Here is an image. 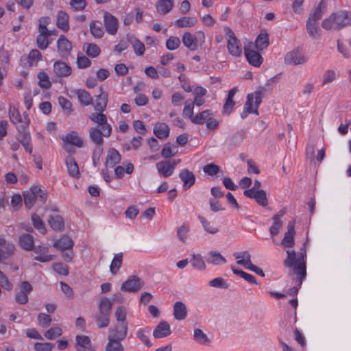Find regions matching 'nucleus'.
I'll return each instance as SVG.
<instances>
[{"label":"nucleus","instance_id":"nucleus-46","mask_svg":"<svg viewBox=\"0 0 351 351\" xmlns=\"http://www.w3.org/2000/svg\"><path fill=\"white\" fill-rule=\"evenodd\" d=\"M123 254L119 253L114 255L111 264L110 265V270L112 274H116L119 271L122 264Z\"/></svg>","mask_w":351,"mask_h":351},{"label":"nucleus","instance_id":"nucleus-45","mask_svg":"<svg viewBox=\"0 0 351 351\" xmlns=\"http://www.w3.org/2000/svg\"><path fill=\"white\" fill-rule=\"evenodd\" d=\"M9 117L10 121L16 126L23 125L24 117L22 118L19 110L13 107L9 109Z\"/></svg>","mask_w":351,"mask_h":351},{"label":"nucleus","instance_id":"nucleus-8","mask_svg":"<svg viewBox=\"0 0 351 351\" xmlns=\"http://www.w3.org/2000/svg\"><path fill=\"white\" fill-rule=\"evenodd\" d=\"M128 331V322H117L113 328L109 329L108 337L122 341L127 337Z\"/></svg>","mask_w":351,"mask_h":351},{"label":"nucleus","instance_id":"nucleus-6","mask_svg":"<svg viewBox=\"0 0 351 351\" xmlns=\"http://www.w3.org/2000/svg\"><path fill=\"white\" fill-rule=\"evenodd\" d=\"M204 33L199 31L196 35H193L190 32H185L182 36V43L184 45L191 51H195L198 48L199 44L201 45L204 43Z\"/></svg>","mask_w":351,"mask_h":351},{"label":"nucleus","instance_id":"nucleus-9","mask_svg":"<svg viewBox=\"0 0 351 351\" xmlns=\"http://www.w3.org/2000/svg\"><path fill=\"white\" fill-rule=\"evenodd\" d=\"M245 56L248 62L256 67H258L263 62L261 55L254 49V44L249 43L244 47Z\"/></svg>","mask_w":351,"mask_h":351},{"label":"nucleus","instance_id":"nucleus-33","mask_svg":"<svg viewBox=\"0 0 351 351\" xmlns=\"http://www.w3.org/2000/svg\"><path fill=\"white\" fill-rule=\"evenodd\" d=\"M91 348V342L88 336H79L76 337V349L78 351L89 350Z\"/></svg>","mask_w":351,"mask_h":351},{"label":"nucleus","instance_id":"nucleus-30","mask_svg":"<svg viewBox=\"0 0 351 351\" xmlns=\"http://www.w3.org/2000/svg\"><path fill=\"white\" fill-rule=\"evenodd\" d=\"M306 26L308 35L313 39L317 40L321 37V29L316 21L308 20Z\"/></svg>","mask_w":351,"mask_h":351},{"label":"nucleus","instance_id":"nucleus-47","mask_svg":"<svg viewBox=\"0 0 351 351\" xmlns=\"http://www.w3.org/2000/svg\"><path fill=\"white\" fill-rule=\"evenodd\" d=\"M149 332L150 328L148 327L143 329H139L136 332V337L148 348L152 346V343L147 335Z\"/></svg>","mask_w":351,"mask_h":351},{"label":"nucleus","instance_id":"nucleus-55","mask_svg":"<svg viewBox=\"0 0 351 351\" xmlns=\"http://www.w3.org/2000/svg\"><path fill=\"white\" fill-rule=\"evenodd\" d=\"M256 202L261 206L265 207L267 205V197L264 190H257L254 197Z\"/></svg>","mask_w":351,"mask_h":351},{"label":"nucleus","instance_id":"nucleus-48","mask_svg":"<svg viewBox=\"0 0 351 351\" xmlns=\"http://www.w3.org/2000/svg\"><path fill=\"white\" fill-rule=\"evenodd\" d=\"M32 221L34 228H36L41 234H45L47 232L45 223L38 215L33 214L32 215Z\"/></svg>","mask_w":351,"mask_h":351},{"label":"nucleus","instance_id":"nucleus-57","mask_svg":"<svg viewBox=\"0 0 351 351\" xmlns=\"http://www.w3.org/2000/svg\"><path fill=\"white\" fill-rule=\"evenodd\" d=\"M204 171L209 176H215L221 171L219 166L211 163L205 165L203 168Z\"/></svg>","mask_w":351,"mask_h":351},{"label":"nucleus","instance_id":"nucleus-58","mask_svg":"<svg viewBox=\"0 0 351 351\" xmlns=\"http://www.w3.org/2000/svg\"><path fill=\"white\" fill-rule=\"evenodd\" d=\"M62 334V330L59 327H54L49 329L45 333V337L49 339H53L56 337L61 336Z\"/></svg>","mask_w":351,"mask_h":351},{"label":"nucleus","instance_id":"nucleus-25","mask_svg":"<svg viewBox=\"0 0 351 351\" xmlns=\"http://www.w3.org/2000/svg\"><path fill=\"white\" fill-rule=\"evenodd\" d=\"M158 173L165 178L171 176L174 171L173 166H170L169 160H163L156 163Z\"/></svg>","mask_w":351,"mask_h":351},{"label":"nucleus","instance_id":"nucleus-11","mask_svg":"<svg viewBox=\"0 0 351 351\" xmlns=\"http://www.w3.org/2000/svg\"><path fill=\"white\" fill-rule=\"evenodd\" d=\"M143 281L136 276H130L125 282H124L121 290L127 292H136L143 286Z\"/></svg>","mask_w":351,"mask_h":351},{"label":"nucleus","instance_id":"nucleus-1","mask_svg":"<svg viewBox=\"0 0 351 351\" xmlns=\"http://www.w3.org/2000/svg\"><path fill=\"white\" fill-rule=\"evenodd\" d=\"M287 257L284 261V264L287 267H291L292 271L297 275L298 285L293 287L287 290V294L293 295L297 294L303 280L306 276V250L304 248L301 249L300 252H295L294 250L287 251Z\"/></svg>","mask_w":351,"mask_h":351},{"label":"nucleus","instance_id":"nucleus-53","mask_svg":"<svg viewBox=\"0 0 351 351\" xmlns=\"http://www.w3.org/2000/svg\"><path fill=\"white\" fill-rule=\"evenodd\" d=\"M198 219H199L202 226L204 227L205 231L210 234H216L219 232L217 228L214 227L210 224V222L208 221L205 217L202 216H198Z\"/></svg>","mask_w":351,"mask_h":351},{"label":"nucleus","instance_id":"nucleus-7","mask_svg":"<svg viewBox=\"0 0 351 351\" xmlns=\"http://www.w3.org/2000/svg\"><path fill=\"white\" fill-rule=\"evenodd\" d=\"M224 32L228 37V50L233 56L238 57L242 53L241 45L240 41L235 36L233 31L228 27L224 28Z\"/></svg>","mask_w":351,"mask_h":351},{"label":"nucleus","instance_id":"nucleus-35","mask_svg":"<svg viewBox=\"0 0 351 351\" xmlns=\"http://www.w3.org/2000/svg\"><path fill=\"white\" fill-rule=\"evenodd\" d=\"M213 116V114L211 112L210 110H204L199 113L196 114L191 122L194 124L197 125H202L205 122L209 120L211 117Z\"/></svg>","mask_w":351,"mask_h":351},{"label":"nucleus","instance_id":"nucleus-51","mask_svg":"<svg viewBox=\"0 0 351 351\" xmlns=\"http://www.w3.org/2000/svg\"><path fill=\"white\" fill-rule=\"evenodd\" d=\"M191 263L195 268L199 270H204L206 269V265L202 259L201 255L199 254H193L192 258L191 260Z\"/></svg>","mask_w":351,"mask_h":351},{"label":"nucleus","instance_id":"nucleus-64","mask_svg":"<svg viewBox=\"0 0 351 351\" xmlns=\"http://www.w3.org/2000/svg\"><path fill=\"white\" fill-rule=\"evenodd\" d=\"M336 78V73L333 70L326 71L323 76L322 85H326L332 83Z\"/></svg>","mask_w":351,"mask_h":351},{"label":"nucleus","instance_id":"nucleus-40","mask_svg":"<svg viewBox=\"0 0 351 351\" xmlns=\"http://www.w3.org/2000/svg\"><path fill=\"white\" fill-rule=\"evenodd\" d=\"M173 6L172 0H158L157 2V10L162 14H166L171 11Z\"/></svg>","mask_w":351,"mask_h":351},{"label":"nucleus","instance_id":"nucleus-50","mask_svg":"<svg viewBox=\"0 0 351 351\" xmlns=\"http://www.w3.org/2000/svg\"><path fill=\"white\" fill-rule=\"evenodd\" d=\"M272 219L274 222L270 227L269 232L272 236H275L279 233L280 229L282 227V221L280 219L279 215H274Z\"/></svg>","mask_w":351,"mask_h":351},{"label":"nucleus","instance_id":"nucleus-56","mask_svg":"<svg viewBox=\"0 0 351 351\" xmlns=\"http://www.w3.org/2000/svg\"><path fill=\"white\" fill-rule=\"evenodd\" d=\"M97 22H92L90 24V29L92 35L96 38H100L104 35V31L102 29L101 25L97 24Z\"/></svg>","mask_w":351,"mask_h":351},{"label":"nucleus","instance_id":"nucleus-36","mask_svg":"<svg viewBox=\"0 0 351 351\" xmlns=\"http://www.w3.org/2000/svg\"><path fill=\"white\" fill-rule=\"evenodd\" d=\"M69 15L64 11H60L57 15V26L62 30L66 32L69 29Z\"/></svg>","mask_w":351,"mask_h":351},{"label":"nucleus","instance_id":"nucleus-27","mask_svg":"<svg viewBox=\"0 0 351 351\" xmlns=\"http://www.w3.org/2000/svg\"><path fill=\"white\" fill-rule=\"evenodd\" d=\"M74 245L73 240L68 236H63L53 243V247L64 251L71 250Z\"/></svg>","mask_w":351,"mask_h":351},{"label":"nucleus","instance_id":"nucleus-60","mask_svg":"<svg viewBox=\"0 0 351 351\" xmlns=\"http://www.w3.org/2000/svg\"><path fill=\"white\" fill-rule=\"evenodd\" d=\"M180 45V40L178 37L170 36L166 42V47L169 50H175Z\"/></svg>","mask_w":351,"mask_h":351},{"label":"nucleus","instance_id":"nucleus-31","mask_svg":"<svg viewBox=\"0 0 351 351\" xmlns=\"http://www.w3.org/2000/svg\"><path fill=\"white\" fill-rule=\"evenodd\" d=\"M173 315L176 319H184L187 315L185 304L182 302H176L173 306Z\"/></svg>","mask_w":351,"mask_h":351},{"label":"nucleus","instance_id":"nucleus-29","mask_svg":"<svg viewBox=\"0 0 351 351\" xmlns=\"http://www.w3.org/2000/svg\"><path fill=\"white\" fill-rule=\"evenodd\" d=\"M154 134L160 139H165L169 135V128L165 123H158L154 128Z\"/></svg>","mask_w":351,"mask_h":351},{"label":"nucleus","instance_id":"nucleus-63","mask_svg":"<svg viewBox=\"0 0 351 351\" xmlns=\"http://www.w3.org/2000/svg\"><path fill=\"white\" fill-rule=\"evenodd\" d=\"M33 193H34L36 198L38 199L43 202H45L47 200V193L42 190L38 186H32Z\"/></svg>","mask_w":351,"mask_h":351},{"label":"nucleus","instance_id":"nucleus-41","mask_svg":"<svg viewBox=\"0 0 351 351\" xmlns=\"http://www.w3.org/2000/svg\"><path fill=\"white\" fill-rule=\"evenodd\" d=\"M124 347L121 341L108 337L105 351H123Z\"/></svg>","mask_w":351,"mask_h":351},{"label":"nucleus","instance_id":"nucleus-5","mask_svg":"<svg viewBox=\"0 0 351 351\" xmlns=\"http://www.w3.org/2000/svg\"><path fill=\"white\" fill-rule=\"evenodd\" d=\"M24 121L23 125H19L16 126V129L19 132L17 135V140L21 144V145L24 147L25 151L32 154L33 151V147L32 144V138L29 131L27 130V128L29 124V119L27 117V115L24 114Z\"/></svg>","mask_w":351,"mask_h":351},{"label":"nucleus","instance_id":"nucleus-43","mask_svg":"<svg viewBox=\"0 0 351 351\" xmlns=\"http://www.w3.org/2000/svg\"><path fill=\"white\" fill-rule=\"evenodd\" d=\"M51 35V32H39V34L36 38V43L38 48L45 49L49 45L48 36Z\"/></svg>","mask_w":351,"mask_h":351},{"label":"nucleus","instance_id":"nucleus-2","mask_svg":"<svg viewBox=\"0 0 351 351\" xmlns=\"http://www.w3.org/2000/svg\"><path fill=\"white\" fill-rule=\"evenodd\" d=\"M349 25H351V12L346 10L333 12L322 23V27L326 30H339Z\"/></svg>","mask_w":351,"mask_h":351},{"label":"nucleus","instance_id":"nucleus-37","mask_svg":"<svg viewBox=\"0 0 351 351\" xmlns=\"http://www.w3.org/2000/svg\"><path fill=\"white\" fill-rule=\"evenodd\" d=\"M269 45L268 34L265 30L261 31L255 41V47L258 50H263Z\"/></svg>","mask_w":351,"mask_h":351},{"label":"nucleus","instance_id":"nucleus-12","mask_svg":"<svg viewBox=\"0 0 351 351\" xmlns=\"http://www.w3.org/2000/svg\"><path fill=\"white\" fill-rule=\"evenodd\" d=\"M307 61L308 58L298 49L287 53L285 56V62L288 64L298 65Z\"/></svg>","mask_w":351,"mask_h":351},{"label":"nucleus","instance_id":"nucleus-21","mask_svg":"<svg viewBox=\"0 0 351 351\" xmlns=\"http://www.w3.org/2000/svg\"><path fill=\"white\" fill-rule=\"evenodd\" d=\"M179 177L184 182L183 186L185 190L189 189L195 182V176L194 173L189 169L182 170L180 173Z\"/></svg>","mask_w":351,"mask_h":351},{"label":"nucleus","instance_id":"nucleus-14","mask_svg":"<svg viewBox=\"0 0 351 351\" xmlns=\"http://www.w3.org/2000/svg\"><path fill=\"white\" fill-rule=\"evenodd\" d=\"M32 250L35 254H38L37 256H34V259L39 262L47 263L55 259L56 258L54 255L47 254L49 249L45 246H34V249Z\"/></svg>","mask_w":351,"mask_h":351},{"label":"nucleus","instance_id":"nucleus-17","mask_svg":"<svg viewBox=\"0 0 351 351\" xmlns=\"http://www.w3.org/2000/svg\"><path fill=\"white\" fill-rule=\"evenodd\" d=\"M61 139L65 144L72 145L77 147H82L84 145L83 139L75 131H72L66 135L62 136Z\"/></svg>","mask_w":351,"mask_h":351},{"label":"nucleus","instance_id":"nucleus-28","mask_svg":"<svg viewBox=\"0 0 351 351\" xmlns=\"http://www.w3.org/2000/svg\"><path fill=\"white\" fill-rule=\"evenodd\" d=\"M233 255L237 259V263L245 267L246 269L250 267L251 265H253L251 262V255L247 251L241 253L235 252Z\"/></svg>","mask_w":351,"mask_h":351},{"label":"nucleus","instance_id":"nucleus-18","mask_svg":"<svg viewBox=\"0 0 351 351\" xmlns=\"http://www.w3.org/2000/svg\"><path fill=\"white\" fill-rule=\"evenodd\" d=\"M294 222H289L287 225V232H285L281 244L285 247H292L294 246Z\"/></svg>","mask_w":351,"mask_h":351},{"label":"nucleus","instance_id":"nucleus-26","mask_svg":"<svg viewBox=\"0 0 351 351\" xmlns=\"http://www.w3.org/2000/svg\"><path fill=\"white\" fill-rule=\"evenodd\" d=\"M65 162L69 176L76 178H80V173L78 165L73 157H66Z\"/></svg>","mask_w":351,"mask_h":351},{"label":"nucleus","instance_id":"nucleus-20","mask_svg":"<svg viewBox=\"0 0 351 351\" xmlns=\"http://www.w3.org/2000/svg\"><path fill=\"white\" fill-rule=\"evenodd\" d=\"M327 1L326 0H322L317 7H315L311 12L308 19L313 21H317L322 17L323 14L326 11Z\"/></svg>","mask_w":351,"mask_h":351},{"label":"nucleus","instance_id":"nucleus-24","mask_svg":"<svg viewBox=\"0 0 351 351\" xmlns=\"http://www.w3.org/2000/svg\"><path fill=\"white\" fill-rule=\"evenodd\" d=\"M58 52L61 56L69 54L71 50V44L64 36H60L57 42Z\"/></svg>","mask_w":351,"mask_h":351},{"label":"nucleus","instance_id":"nucleus-54","mask_svg":"<svg viewBox=\"0 0 351 351\" xmlns=\"http://www.w3.org/2000/svg\"><path fill=\"white\" fill-rule=\"evenodd\" d=\"M232 271L234 274L239 275L248 282H250L252 284H257V281L255 277L253 276L252 275L245 273L242 270L235 269L234 267H232Z\"/></svg>","mask_w":351,"mask_h":351},{"label":"nucleus","instance_id":"nucleus-49","mask_svg":"<svg viewBox=\"0 0 351 351\" xmlns=\"http://www.w3.org/2000/svg\"><path fill=\"white\" fill-rule=\"evenodd\" d=\"M23 197L25 206L27 208H30L34 205L35 199H36L34 193H33L32 186L30 188L29 191L23 193Z\"/></svg>","mask_w":351,"mask_h":351},{"label":"nucleus","instance_id":"nucleus-3","mask_svg":"<svg viewBox=\"0 0 351 351\" xmlns=\"http://www.w3.org/2000/svg\"><path fill=\"white\" fill-rule=\"evenodd\" d=\"M267 90L266 87L260 86L254 93L248 94L243 111L241 114L242 119H245L250 113L258 114V108L262 101V95Z\"/></svg>","mask_w":351,"mask_h":351},{"label":"nucleus","instance_id":"nucleus-52","mask_svg":"<svg viewBox=\"0 0 351 351\" xmlns=\"http://www.w3.org/2000/svg\"><path fill=\"white\" fill-rule=\"evenodd\" d=\"M38 84L43 88H49L51 86L48 75L44 72H39L38 74Z\"/></svg>","mask_w":351,"mask_h":351},{"label":"nucleus","instance_id":"nucleus-4","mask_svg":"<svg viewBox=\"0 0 351 351\" xmlns=\"http://www.w3.org/2000/svg\"><path fill=\"white\" fill-rule=\"evenodd\" d=\"M99 312L94 315V319L99 328L108 326L110 324V315L111 314L112 302L107 298H102L99 302Z\"/></svg>","mask_w":351,"mask_h":351},{"label":"nucleus","instance_id":"nucleus-61","mask_svg":"<svg viewBox=\"0 0 351 351\" xmlns=\"http://www.w3.org/2000/svg\"><path fill=\"white\" fill-rule=\"evenodd\" d=\"M114 316L117 322H128L126 321V310L124 306H119L116 309Z\"/></svg>","mask_w":351,"mask_h":351},{"label":"nucleus","instance_id":"nucleus-13","mask_svg":"<svg viewBox=\"0 0 351 351\" xmlns=\"http://www.w3.org/2000/svg\"><path fill=\"white\" fill-rule=\"evenodd\" d=\"M90 140L97 146L101 147L104 144V137H109L112 133L105 134L104 130L100 127H92L88 131Z\"/></svg>","mask_w":351,"mask_h":351},{"label":"nucleus","instance_id":"nucleus-34","mask_svg":"<svg viewBox=\"0 0 351 351\" xmlns=\"http://www.w3.org/2000/svg\"><path fill=\"white\" fill-rule=\"evenodd\" d=\"M48 223L55 231H62L64 228V223L60 215L50 216L48 219Z\"/></svg>","mask_w":351,"mask_h":351},{"label":"nucleus","instance_id":"nucleus-22","mask_svg":"<svg viewBox=\"0 0 351 351\" xmlns=\"http://www.w3.org/2000/svg\"><path fill=\"white\" fill-rule=\"evenodd\" d=\"M100 94L97 96L94 108L97 112H104L107 106L108 103V93L102 90L100 87Z\"/></svg>","mask_w":351,"mask_h":351},{"label":"nucleus","instance_id":"nucleus-62","mask_svg":"<svg viewBox=\"0 0 351 351\" xmlns=\"http://www.w3.org/2000/svg\"><path fill=\"white\" fill-rule=\"evenodd\" d=\"M53 269L58 274L64 276H68L69 273L68 266L62 263H57L53 264Z\"/></svg>","mask_w":351,"mask_h":351},{"label":"nucleus","instance_id":"nucleus-19","mask_svg":"<svg viewBox=\"0 0 351 351\" xmlns=\"http://www.w3.org/2000/svg\"><path fill=\"white\" fill-rule=\"evenodd\" d=\"M171 333L169 324L166 321H161L154 330L153 336L156 339L163 338Z\"/></svg>","mask_w":351,"mask_h":351},{"label":"nucleus","instance_id":"nucleus-15","mask_svg":"<svg viewBox=\"0 0 351 351\" xmlns=\"http://www.w3.org/2000/svg\"><path fill=\"white\" fill-rule=\"evenodd\" d=\"M53 71L58 77H68L71 74L72 69L66 62L58 60L53 64Z\"/></svg>","mask_w":351,"mask_h":351},{"label":"nucleus","instance_id":"nucleus-32","mask_svg":"<svg viewBox=\"0 0 351 351\" xmlns=\"http://www.w3.org/2000/svg\"><path fill=\"white\" fill-rule=\"evenodd\" d=\"M121 160V155L115 149H111L108 151L106 157V165L108 167H114Z\"/></svg>","mask_w":351,"mask_h":351},{"label":"nucleus","instance_id":"nucleus-44","mask_svg":"<svg viewBox=\"0 0 351 351\" xmlns=\"http://www.w3.org/2000/svg\"><path fill=\"white\" fill-rule=\"evenodd\" d=\"M178 147L170 143H166L162 151L161 156L165 158H169L178 153Z\"/></svg>","mask_w":351,"mask_h":351},{"label":"nucleus","instance_id":"nucleus-23","mask_svg":"<svg viewBox=\"0 0 351 351\" xmlns=\"http://www.w3.org/2000/svg\"><path fill=\"white\" fill-rule=\"evenodd\" d=\"M19 244L23 250L32 251L34 245L33 236L29 234H23L19 237Z\"/></svg>","mask_w":351,"mask_h":351},{"label":"nucleus","instance_id":"nucleus-10","mask_svg":"<svg viewBox=\"0 0 351 351\" xmlns=\"http://www.w3.org/2000/svg\"><path fill=\"white\" fill-rule=\"evenodd\" d=\"M89 119L93 122L97 123L96 127H100L102 130H104L106 135L112 133V126L108 123L107 117L103 112H93L89 115Z\"/></svg>","mask_w":351,"mask_h":351},{"label":"nucleus","instance_id":"nucleus-38","mask_svg":"<svg viewBox=\"0 0 351 351\" xmlns=\"http://www.w3.org/2000/svg\"><path fill=\"white\" fill-rule=\"evenodd\" d=\"M206 261L213 265H219L221 263H225L226 259L219 252L211 251L208 253Z\"/></svg>","mask_w":351,"mask_h":351},{"label":"nucleus","instance_id":"nucleus-16","mask_svg":"<svg viewBox=\"0 0 351 351\" xmlns=\"http://www.w3.org/2000/svg\"><path fill=\"white\" fill-rule=\"evenodd\" d=\"M104 19L106 32L112 35L115 34L118 28L117 19L108 12L104 14Z\"/></svg>","mask_w":351,"mask_h":351},{"label":"nucleus","instance_id":"nucleus-42","mask_svg":"<svg viewBox=\"0 0 351 351\" xmlns=\"http://www.w3.org/2000/svg\"><path fill=\"white\" fill-rule=\"evenodd\" d=\"M77 95L80 104L83 106H89L92 104L93 98L88 91L84 89L77 90Z\"/></svg>","mask_w":351,"mask_h":351},{"label":"nucleus","instance_id":"nucleus-39","mask_svg":"<svg viewBox=\"0 0 351 351\" xmlns=\"http://www.w3.org/2000/svg\"><path fill=\"white\" fill-rule=\"evenodd\" d=\"M197 22L196 17L184 16L177 19L175 25L178 27H191L194 26Z\"/></svg>","mask_w":351,"mask_h":351},{"label":"nucleus","instance_id":"nucleus-59","mask_svg":"<svg viewBox=\"0 0 351 351\" xmlns=\"http://www.w3.org/2000/svg\"><path fill=\"white\" fill-rule=\"evenodd\" d=\"M194 338L199 343L204 344L209 341V339L206 334L199 328L194 330Z\"/></svg>","mask_w":351,"mask_h":351}]
</instances>
